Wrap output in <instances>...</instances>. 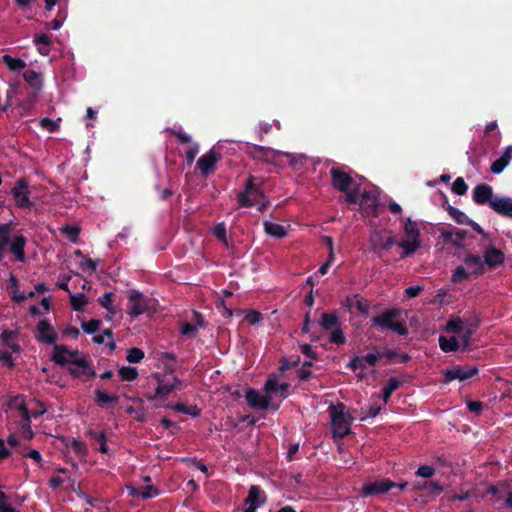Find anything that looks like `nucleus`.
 Masks as SVG:
<instances>
[{"mask_svg": "<svg viewBox=\"0 0 512 512\" xmlns=\"http://www.w3.org/2000/svg\"><path fill=\"white\" fill-rule=\"evenodd\" d=\"M80 354V351L77 349L70 350L66 345L55 344L50 360L61 367L69 364L76 365L78 368H68L69 374L74 378H79L83 375H87L90 378L95 377L96 372L91 363L86 356L79 357Z\"/></svg>", "mask_w": 512, "mask_h": 512, "instance_id": "1", "label": "nucleus"}, {"mask_svg": "<svg viewBox=\"0 0 512 512\" xmlns=\"http://www.w3.org/2000/svg\"><path fill=\"white\" fill-rule=\"evenodd\" d=\"M13 226V222L0 224V262L6 256V251L9 248L15 261L24 263L27 239L23 234H13Z\"/></svg>", "mask_w": 512, "mask_h": 512, "instance_id": "2", "label": "nucleus"}, {"mask_svg": "<svg viewBox=\"0 0 512 512\" xmlns=\"http://www.w3.org/2000/svg\"><path fill=\"white\" fill-rule=\"evenodd\" d=\"M289 388L288 383L278 384L277 375L271 374L264 385L263 394L258 392V410H278L280 402L288 397Z\"/></svg>", "mask_w": 512, "mask_h": 512, "instance_id": "3", "label": "nucleus"}, {"mask_svg": "<svg viewBox=\"0 0 512 512\" xmlns=\"http://www.w3.org/2000/svg\"><path fill=\"white\" fill-rule=\"evenodd\" d=\"M400 308H391L371 318V326L389 329L400 336H407L409 331L404 322L396 320L401 315Z\"/></svg>", "mask_w": 512, "mask_h": 512, "instance_id": "4", "label": "nucleus"}, {"mask_svg": "<svg viewBox=\"0 0 512 512\" xmlns=\"http://www.w3.org/2000/svg\"><path fill=\"white\" fill-rule=\"evenodd\" d=\"M404 233L406 239H403L397 243V245L403 249L401 259L410 257L413 255L422 245L421 233L417 222L413 221L408 217L404 224Z\"/></svg>", "mask_w": 512, "mask_h": 512, "instance_id": "5", "label": "nucleus"}, {"mask_svg": "<svg viewBox=\"0 0 512 512\" xmlns=\"http://www.w3.org/2000/svg\"><path fill=\"white\" fill-rule=\"evenodd\" d=\"M345 405L339 403L330 407V416L332 424V434L334 438H344L351 433L352 418L344 412Z\"/></svg>", "mask_w": 512, "mask_h": 512, "instance_id": "6", "label": "nucleus"}, {"mask_svg": "<svg viewBox=\"0 0 512 512\" xmlns=\"http://www.w3.org/2000/svg\"><path fill=\"white\" fill-rule=\"evenodd\" d=\"M319 325L325 330L329 331V342L336 345H343L346 342V337L341 328V321L334 313L323 312L319 320Z\"/></svg>", "mask_w": 512, "mask_h": 512, "instance_id": "7", "label": "nucleus"}, {"mask_svg": "<svg viewBox=\"0 0 512 512\" xmlns=\"http://www.w3.org/2000/svg\"><path fill=\"white\" fill-rule=\"evenodd\" d=\"M11 195L13 196L16 207L30 209L33 206V202L30 200L29 183L25 178L16 180L11 189Z\"/></svg>", "mask_w": 512, "mask_h": 512, "instance_id": "8", "label": "nucleus"}, {"mask_svg": "<svg viewBox=\"0 0 512 512\" xmlns=\"http://www.w3.org/2000/svg\"><path fill=\"white\" fill-rule=\"evenodd\" d=\"M397 243L394 237L391 236V232L387 230H375L370 236V245L374 252L389 250L393 245H397Z\"/></svg>", "mask_w": 512, "mask_h": 512, "instance_id": "9", "label": "nucleus"}, {"mask_svg": "<svg viewBox=\"0 0 512 512\" xmlns=\"http://www.w3.org/2000/svg\"><path fill=\"white\" fill-rule=\"evenodd\" d=\"M351 173L352 171L346 172L340 167H332L330 169L332 186L340 192H347V190L354 184V179Z\"/></svg>", "mask_w": 512, "mask_h": 512, "instance_id": "10", "label": "nucleus"}, {"mask_svg": "<svg viewBox=\"0 0 512 512\" xmlns=\"http://www.w3.org/2000/svg\"><path fill=\"white\" fill-rule=\"evenodd\" d=\"M478 372H479V370L476 366L465 368L460 365H455L452 368L446 369L443 372L444 382L450 383L453 380L464 381V380L474 377L475 375L478 374Z\"/></svg>", "mask_w": 512, "mask_h": 512, "instance_id": "11", "label": "nucleus"}, {"mask_svg": "<svg viewBox=\"0 0 512 512\" xmlns=\"http://www.w3.org/2000/svg\"><path fill=\"white\" fill-rule=\"evenodd\" d=\"M395 486L396 483L390 480L389 478H382L374 482L364 484L361 489V495L376 496L379 494H384L390 491Z\"/></svg>", "mask_w": 512, "mask_h": 512, "instance_id": "12", "label": "nucleus"}, {"mask_svg": "<svg viewBox=\"0 0 512 512\" xmlns=\"http://www.w3.org/2000/svg\"><path fill=\"white\" fill-rule=\"evenodd\" d=\"M256 200V184L254 177L249 175L246 179L244 189L237 194L238 207H252Z\"/></svg>", "mask_w": 512, "mask_h": 512, "instance_id": "13", "label": "nucleus"}, {"mask_svg": "<svg viewBox=\"0 0 512 512\" xmlns=\"http://www.w3.org/2000/svg\"><path fill=\"white\" fill-rule=\"evenodd\" d=\"M128 314L131 317H138L144 314L148 309L147 298L139 291L132 290L128 297Z\"/></svg>", "mask_w": 512, "mask_h": 512, "instance_id": "14", "label": "nucleus"}, {"mask_svg": "<svg viewBox=\"0 0 512 512\" xmlns=\"http://www.w3.org/2000/svg\"><path fill=\"white\" fill-rule=\"evenodd\" d=\"M58 336L47 319H41L36 326L35 339L40 343L54 344Z\"/></svg>", "mask_w": 512, "mask_h": 512, "instance_id": "15", "label": "nucleus"}, {"mask_svg": "<svg viewBox=\"0 0 512 512\" xmlns=\"http://www.w3.org/2000/svg\"><path fill=\"white\" fill-rule=\"evenodd\" d=\"M221 159V154L214 148L210 149L206 154L202 155L197 166L203 176H208L215 171L216 163Z\"/></svg>", "mask_w": 512, "mask_h": 512, "instance_id": "16", "label": "nucleus"}, {"mask_svg": "<svg viewBox=\"0 0 512 512\" xmlns=\"http://www.w3.org/2000/svg\"><path fill=\"white\" fill-rule=\"evenodd\" d=\"M483 260L484 265L489 269H495L504 264L505 254L502 250L496 248L492 244H489L485 247Z\"/></svg>", "mask_w": 512, "mask_h": 512, "instance_id": "17", "label": "nucleus"}, {"mask_svg": "<svg viewBox=\"0 0 512 512\" xmlns=\"http://www.w3.org/2000/svg\"><path fill=\"white\" fill-rule=\"evenodd\" d=\"M493 188L486 183L478 184L474 187L472 199L477 205H489L494 200Z\"/></svg>", "mask_w": 512, "mask_h": 512, "instance_id": "18", "label": "nucleus"}, {"mask_svg": "<svg viewBox=\"0 0 512 512\" xmlns=\"http://www.w3.org/2000/svg\"><path fill=\"white\" fill-rule=\"evenodd\" d=\"M490 208L497 214L512 219V198L495 196Z\"/></svg>", "mask_w": 512, "mask_h": 512, "instance_id": "19", "label": "nucleus"}, {"mask_svg": "<svg viewBox=\"0 0 512 512\" xmlns=\"http://www.w3.org/2000/svg\"><path fill=\"white\" fill-rule=\"evenodd\" d=\"M360 208L367 214L377 216L378 199L371 191H364L359 201Z\"/></svg>", "mask_w": 512, "mask_h": 512, "instance_id": "20", "label": "nucleus"}, {"mask_svg": "<svg viewBox=\"0 0 512 512\" xmlns=\"http://www.w3.org/2000/svg\"><path fill=\"white\" fill-rule=\"evenodd\" d=\"M463 263L468 267H473L471 275L475 277H478L485 272L484 260L477 254L468 253L464 257Z\"/></svg>", "mask_w": 512, "mask_h": 512, "instance_id": "21", "label": "nucleus"}, {"mask_svg": "<svg viewBox=\"0 0 512 512\" xmlns=\"http://www.w3.org/2000/svg\"><path fill=\"white\" fill-rule=\"evenodd\" d=\"M512 159V146L505 148L502 155L491 164V172L494 174H500L509 165Z\"/></svg>", "mask_w": 512, "mask_h": 512, "instance_id": "22", "label": "nucleus"}, {"mask_svg": "<svg viewBox=\"0 0 512 512\" xmlns=\"http://www.w3.org/2000/svg\"><path fill=\"white\" fill-rule=\"evenodd\" d=\"M478 326V321L475 320L473 322H470L466 324L464 330L460 332V345L463 350H467L470 346L471 338L473 333L475 332V329Z\"/></svg>", "mask_w": 512, "mask_h": 512, "instance_id": "23", "label": "nucleus"}, {"mask_svg": "<svg viewBox=\"0 0 512 512\" xmlns=\"http://www.w3.org/2000/svg\"><path fill=\"white\" fill-rule=\"evenodd\" d=\"M263 227L265 233L271 237L281 239L287 235V229L278 223L264 221Z\"/></svg>", "mask_w": 512, "mask_h": 512, "instance_id": "24", "label": "nucleus"}, {"mask_svg": "<svg viewBox=\"0 0 512 512\" xmlns=\"http://www.w3.org/2000/svg\"><path fill=\"white\" fill-rule=\"evenodd\" d=\"M34 43L37 46L38 52L41 55L47 56L50 52V46L52 44L51 37L47 34H40L34 36Z\"/></svg>", "mask_w": 512, "mask_h": 512, "instance_id": "25", "label": "nucleus"}, {"mask_svg": "<svg viewBox=\"0 0 512 512\" xmlns=\"http://www.w3.org/2000/svg\"><path fill=\"white\" fill-rule=\"evenodd\" d=\"M438 341L441 350L444 352H455L461 348L460 342L455 336L447 338L441 335Z\"/></svg>", "mask_w": 512, "mask_h": 512, "instance_id": "26", "label": "nucleus"}, {"mask_svg": "<svg viewBox=\"0 0 512 512\" xmlns=\"http://www.w3.org/2000/svg\"><path fill=\"white\" fill-rule=\"evenodd\" d=\"M173 392V386L170 383L158 380V386L154 395L147 397L148 400L166 399Z\"/></svg>", "mask_w": 512, "mask_h": 512, "instance_id": "27", "label": "nucleus"}, {"mask_svg": "<svg viewBox=\"0 0 512 512\" xmlns=\"http://www.w3.org/2000/svg\"><path fill=\"white\" fill-rule=\"evenodd\" d=\"M2 62L7 66V68L10 71L13 72H20L27 66L26 62L23 59L14 58L8 54H4L2 56Z\"/></svg>", "mask_w": 512, "mask_h": 512, "instance_id": "28", "label": "nucleus"}, {"mask_svg": "<svg viewBox=\"0 0 512 512\" xmlns=\"http://www.w3.org/2000/svg\"><path fill=\"white\" fill-rule=\"evenodd\" d=\"M402 385V381L398 380L395 377H391L386 385L382 389L381 398L385 403H387L392 395V393L397 390Z\"/></svg>", "mask_w": 512, "mask_h": 512, "instance_id": "29", "label": "nucleus"}, {"mask_svg": "<svg viewBox=\"0 0 512 512\" xmlns=\"http://www.w3.org/2000/svg\"><path fill=\"white\" fill-rule=\"evenodd\" d=\"M10 406H15L21 412V421H30L32 418L31 412L28 410L25 401L20 395L15 396L11 399Z\"/></svg>", "mask_w": 512, "mask_h": 512, "instance_id": "30", "label": "nucleus"}, {"mask_svg": "<svg viewBox=\"0 0 512 512\" xmlns=\"http://www.w3.org/2000/svg\"><path fill=\"white\" fill-rule=\"evenodd\" d=\"M24 80L35 90H40L42 88V77L41 74L34 70H26L23 73Z\"/></svg>", "mask_w": 512, "mask_h": 512, "instance_id": "31", "label": "nucleus"}, {"mask_svg": "<svg viewBox=\"0 0 512 512\" xmlns=\"http://www.w3.org/2000/svg\"><path fill=\"white\" fill-rule=\"evenodd\" d=\"M66 447L71 448L72 451L75 453L76 457H78L81 460L84 459L87 454L86 444L76 438H72L71 440H69L66 443Z\"/></svg>", "mask_w": 512, "mask_h": 512, "instance_id": "32", "label": "nucleus"}, {"mask_svg": "<svg viewBox=\"0 0 512 512\" xmlns=\"http://www.w3.org/2000/svg\"><path fill=\"white\" fill-rule=\"evenodd\" d=\"M88 435L97 441L99 443V452L102 454H107L109 451L108 445H107V439L106 434L104 431H95V430H88Z\"/></svg>", "mask_w": 512, "mask_h": 512, "instance_id": "33", "label": "nucleus"}, {"mask_svg": "<svg viewBox=\"0 0 512 512\" xmlns=\"http://www.w3.org/2000/svg\"><path fill=\"white\" fill-rule=\"evenodd\" d=\"M243 392L245 393V398L248 405L251 408L256 409V390L254 388H246L243 390L237 389L232 392V395L234 398L239 399L242 397Z\"/></svg>", "mask_w": 512, "mask_h": 512, "instance_id": "34", "label": "nucleus"}, {"mask_svg": "<svg viewBox=\"0 0 512 512\" xmlns=\"http://www.w3.org/2000/svg\"><path fill=\"white\" fill-rule=\"evenodd\" d=\"M94 401L99 406H105L111 403H117L119 397L117 395H109L103 390L97 389L94 392Z\"/></svg>", "mask_w": 512, "mask_h": 512, "instance_id": "35", "label": "nucleus"}, {"mask_svg": "<svg viewBox=\"0 0 512 512\" xmlns=\"http://www.w3.org/2000/svg\"><path fill=\"white\" fill-rule=\"evenodd\" d=\"M443 208L447 211L449 216L458 224H466L469 220V217L462 212L461 210L453 207L452 205H443Z\"/></svg>", "mask_w": 512, "mask_h": 512, "instance_id": "36", "label": "nucleus"}, {"mask_svg": "<svg viewBox=\"0 0 512 512\" xmlns=\"http://www.w3.org/2000/svg\"><path fill=\"white\" fill-rule=\"evenodd\" d=\"M69 298L72 309L78 312H82L84 310L85 305L88 303V299L86 295L83 293H70Z\"/></svg>", "mask_w": 512, "mask_h": 512, "instance_id": "37", "label": "nucleus"}, {"mask_svg": "<svg viewBox=\"0 0 512 512\" xmlns=\"http://www.w3.org/2000/svg\"><path fill=\"white\" fill-rule=\"evenodd\" d=\"M118 373L122 381L132 382L138 377L137 368L131 366H122Z\"/></svg>", "mask_w": 512, "mask_h": 512, "instance_id": "38", "label": "nucleus"}, {"mask_svg": "<svg viewBox=\"0 0 512 512\" xmlns=\"http://www.w3.org/2000/svg\"><path fill=\"white\" fill-rule=\"evenodd\" d=\"M174 411L190 415L192 417L200 416V409L196 405L187 406L183 403H177L172 408Z\"/></svg>", "mask_w": 512, "mask_h": 512, "instance_id": "39", "label": "nucleus"}, {"mask_svg": "<svg viewBox=\"0 0 512 512\" xmlns=\"http://www.w3.org/2000/svg\"><path fill=\"white\" fill-rule=\"evenodd\" d=\"M113 296L114 294L112 292H105L103 296L98 299L99 304L112 316L116 314V310L113 307Z\"/></svg>", "mask_w": 512, "mask_h": 512, "instance_id": "40", "label": "nucleus"}, {"mask_svg": "<svg viewBox=\"0 0 512 512\" xmlns=\"http://www.w3.org/2000/svg\"><path fill=\"white\" fill-rule=\"evenodd\" d=\"M466 324H468L462 318H452L446 324V330L451 333H460L464 330Z\"/></svg>", "mask_w": 512, "mask_h": 512, "instance_id": "41", "label": "nucleus"}, {"mask_svg": "<svg viewBox=\"0 0 512 512\" xmlns=\"http://www.w3.org/2000/svg\"><path fill=\"white\" fill-rule=\"evenodd\" d=\"M245 506L243 512H255L256 511V485H252L249 489L248 496L245 499Z\"/></svg>", "mask_w": 512, "mask_h": 512, "instance_id": "42", "label": "nucleus"}, {"mask_svg": "<svg viewBox=\"0 0 512 512\" xmlns=\"http://www.w3.org/2000/svg\"><path fill=\"white\" fill-rule=\"evenodd\" d=\"M144 358V352L137 347H133L128 350V353L126 355V360L129 363H139Z\"/></svg>", "mask_w": 512, "mask_h": 512, "instance_id": "43", "label": "nucleus"}, {"mask_svg": "<svg viewBox=\"0 0 512 512\" xmlns=\"http://www.w3.org/2000/svg\"><path fill=\"white\" fill-rule=\"evenodd\" d=\"M471 275V272L468 273L463 266H458L451 276V281L453 283H461L464 280H467L469 276Z\"/></svg>", "mask_w": 512, "mask_h": 512, "instance_id": "44", "label": "nucleus"}, {"mask_svg": "<svg viewBox=\"0 0 512 512\" xmlns=\"http://www.w3.org/2000/svg\"><path fill=\"white\" fill-rule=\"evenodd\" d=\"M451 189H452V192L455 193L456 195L462 196V195L466 194V192L468 190V185L466 184V182L464 181V179L462 177H458L453 182Z\"/></svg>", "mask_w": 512, "mask_h": 512, "instance_id": "45", "label": "nucleus"}, {"mask_svg": "<svg viewBox=\"0 0 512 512\" xmlns=\"http://www.w3.org/2000/svg\"><path fill=\"white\" fill-rule=\"evenodd\" d=\"M299 363H300V357L299 356L293 357L291 359L284 357V358H282L280 360L279 370L281 372H285V371L289 370L292 367L298 366Z\"/></svg>", "mask_w": 512, "mask_h": 512, "instance_id": "46", "label": "nucleus"}, {"mask_svg": "<svg viewBox=\"0 0 512 512\" xmlns=\"http://www.w3.org/2000/svg\"><path fill=\"white\" fill-rule=\"evenodd\" d=\"M67 17V12L65 9H59L58 12H57V15L55 17V19H53L51 22H50V28L52 30H58L61 28V26L63 25L65 19Z\"/></svg>", "mask_w": 512, "mask_h": 512, "instance_id": "47", "label": "nucleus"}, {"mask_svg": "<svg viewBox=\"0 0 512 512\" xmlns=\"http://www.w3.org/2000/svg\"><path fill=\"white\" fill-rule=\"evenodd\" d=\"M140 490H141V492H140L141 498L143 500L154 498L160 494L159 489L157 487H155L154 485H147V486L141 487Z\"/></svg>", "mask_w": 512, "mask_h": 512, "instance_id": "48", "label": "nucleus"}, {"mask_svg": "<svg viewBox=\"0 0 512 512\" xmlns=\"http://www.w3.org/2000/svg\"><path fill=\"white\" fill-rule=\"evenodd\" d=\"M101 325V321L98 319H91L89 321H84L81 324L83 331L87 334L95 333Z\"/></svg>", "mask_w": 512, "mask_h": 512, "instance_id": "49", "label": "nucleus"}, {"mask_svg": "<svg viewBox=\"0 0 512 512\" xmlns=\"http://www.w3.org/2000/svg\"><path fill=\"white\" fill-rule=\"evenodd\" d=\"M354 307L362 314H368L370 303L367 300L360 299L358 295H354Z\"/></svg>", "mask_w": 512, "mask_h": 512, "instance_id": "50", "label": "nucleus"}, {"mask_svg": "<svg viewBox=\"0 0 512 512\" xmlns=\"http://www.w3.org/2000/svg\"><path fill=\"white\" fill-rule=\"evenodd\" d=\"M415 474L422 478H430L435 474V469L429 465H421L418 467Z\"/></svg>", "mask_w": 512, "mask_h": 512, "instance_id": "51", "label": "nucleus"}, {"mask_svg": "<svg viewBox=\"0 0 512 512\" xmlns=\"http://www.w3.org/2000/svg\"><path fill=\"white\" fill-rule=\"evenodd\" d=\"M20 430L25 439L31 440L34 437V433L31 429V420L30 421H21Z\"/></svg>", "mask_w": 512, "mask_h": 512, "instance_id": "52", "label": "nucleus"}, {"mask_svg": "<svg viewBox=\"0 0 512 512\" xmlns=\"http://www.w3.org/2000/svg\"><path fill=\"white\" fill-rule=\"evenodd\" d=\"M40 126L49 132H56L59 128V125L55 121L47 117L40 120Z\"/></svg>", "mask_w": 512, "mask_h": 512, "instance_id": "53", "label": "nucleus"}, {"mask_svg": "<svg viewBox=\"0 0 512 512\" xmlns=\"http://www.w3.org/2000/svg\"><path fill=\"white\" fill-rule=\"evenodd\" d=\"M196 331V326L189 322H184L181 324L180 333L184 336H194Z\"/></svg>", "mask_w": 512, "mask_h": 512, "instance_id": "54", "label": "nucleus"}, {"mask_svg": "<svg viewBox=\"0 0 512 512\" xmlns=\"http://www.w3.org/2000/svg\"><path fill=\"white\" fill-rule=\"evenodd\" d=\"M360 358H361V361L365 360L367 365L374 367V366H376L378 360L381 357H380V352H377V353H368L364 356H360Z\"/></svg>", "mask_w": 512, "mask_h": 512, "instance_id": "55", "label": "nucleus"}, {"mask_svg": "<svg viewBox=\"0 0 512 512\" xmlns=\"http://www.w3.org/2000/svg\"><path fill=\"white\" fill-rule=\"evenodd\" d=\"M484 404L481 401H468L467 408L470 412L480 415L483 411Z\"/></svg>", "mask_w": 512, "mask_h": 512, "instance_id": "56", "label": "nucleus"}, {"mask_svg": "<svg viewBox=\"0 0 512 512\" xmlns=\"http://www.w3.org/2000/svg\"><path fill=\"white\" fill-rule=\"evenodd\" d=\"M199 152V146L198 144H194L192 147H190L186 153H185V158H186V161H187V164L190 165L194 162L195 160V157L197 156Z\"/></svg>", "mask_w": 512, "mask_h": 512, "instance_id": "57", "label": "nucleus"}, {"mask_svg": "<svg viewBox=\"0 0 512 512\" xmlns=\"http://www.w3.org/2000/svg\"><path fill=\"white\" fill-rule=\"evenodd\" d=\"M0 361L4 362V364L10 369L15 367L11 353L6 350L0 351Z\"/></svg>", "mask_w": 512, "mask_h": 512, "instance_id": "58", "label": "nucleus"}, {"mask_svg": "<svg viewBox=\"0 0 512 512\" xmlns=\"http://www.w3.org/2000/svg\"><path fill=\"white\" fill-rule=\"evenodd\" d=\"M345 193V199H346V202L349 203V204H357L360 200L358 198V189L357 188H354L353 190H347V192H344Z\"/></svg>", "mask_w": 512, "mask_h": 512, "instance_id": "59", "label": "nucleus"}, {"mask_svg": "<svg viewBox=\"0 0 512 512\" xmlns=\"http://www.w3.org/2000/svg\"><path fill=\"white\" fill-rule=\"evenodd\" d=\"M465 225L470 226L476 233L481 235L483 239H485V240L489 239V234L486 233L483 230V228L478 223H476L475 221L471 220L470 218H469L468 222Z\"/></svg>", "mask_w": 512, "mask_h": 512, "instance_id": "60", "label": "nucleus"}, {"mask_svg": "<svg viewBox=\"0 0 512 512\" xmlns=\"http://www.w3.org/2000/svg\"><path fill=\"white\" fill-rule=\"evenodd\" d=\"M170 134L174 135L180 143L182 144H186V143H190L191 142V137L185 133V132H182V131H176V130H173V129H169L168 130Z\"/></svg>", "mask_w": 512, "mask_h": 512, "instance_id": "61", "label": "nucleus"}, {"mask_svg": "<svg viewBox=\"0 0 512 512\" xmlns=\"http://www.w3.org/2000/svg\"><path fill=\"white\" fill-rule=\"evenodd\" d=\"M62 231L67 234V236L70 238L71 241L75 242L78 235H79V229L75 226L66 225Z\"/></svg>", "mask_w": 512, "mask_h": 512, "instance_id": "62", "label": "nucleus"}, {"mask_svg": "<svg viewBox=\"0 0 512 512\" xmlns=\"http://www.w3.org/2000/svg\"><path fill=\"white\" fill-rule=\"evenodd\" d=\"M213 234L220 240H226V226L224 223H218L213 230Z\"/></svg>", "mask_w": 512, "mask_h": 512, "instance_id": "63", "label": "nucleus"}, {"mask_svg": "<svg viewBox=\"0 0 512 512\" xmlns=\"http://www.w3.org/2000/svg\"><path fill=\"white\" fill-rule=\"evenodd\" d=\"M300 350H301V352L304 355H306L311 360H316L317 359V354L313 350V348H312V346L310 344H302V345H300Z\"/></svg>", "mask_w": 512, "mask_h": 512, "instance_id": "64", "label": "nucleus"}]
</instances>
